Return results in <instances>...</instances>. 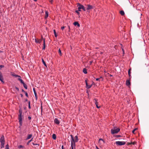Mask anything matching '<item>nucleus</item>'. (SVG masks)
Here are the masks:
<instances>
[{
    "mask_svg": "<svg viewBox=\"0 0 149 149\" xmlns=\"http://www.w3.org/2000/svg\"><path fill=\"white\" fill-rule=\"evenodd\" d=\"M99 143L102 146L104 144L105 142L102 139H99Z\"/></svg>",
    "mask_w": 149,
    "mask_h": 149,
    "instance_id": "7",
    "label": "nucleus"
},
{
    "mask_svg": "<svg viewBox=\"0 0 149 149\" xmlns=\"http://www.w3.org/2000/svg\"><path fill=\"white\" fill-rule=\"evenodd\" d=\"M135 142H132V144H133L134 145L135 144Z\"/></svg>",
    "mask_w": 149,
    "mask_h": 149,
    "instance_id": "47",
    "label": "nucleus"
},
{
    "mask_svg": "<svg viewBox=\"0 0 149 149\" xmlns=\"http://www.w3.org/2000/svg\"><path fill=\"white\" fill-rule=\"evenodd\" d=\"M28 101V100L27 99H26L25 100V101Z\"/></svg>",
    "mask_w": 149,
    "mask_h": 149,
    "instance_id": "54",
    "label": "nucleus"
},
{
    "mask_svg": "<svg viewBox=\"0 0 149 149\" xmlns=\"http://www.w3.org/2000/svg\"><path fill=\"white\" fill-rule=\"evenodd\" d=\"M5 149H9V146L8 144H7L5 148Z\"/></svg>",
    "mask_w": 149,
    "mask_h": 149,
    "instance_id": "31",
    "label": "nucleus"
},
{
    "mask_svg": "<svg viewBox=\"0 0 149 149\" xmlns=\"http://www.w3.org/2000/svg\"><path fill=\"white\" fill-rule=\"evenodd\" d=\"M132 142L130 143H128V144H127V145H130V144H132Z\"/></svg>",
    "mask_w": 149,
    "mask_h": 149,
    "instance_id": "41",
    "label": "nucleus"
},
{
    "mask_svg": "<svg viewBox=\"0 0 149 149\" xmlns=\"http://www.w3.org/2000/svg\"><path fill=\"white\" fill-rule=\"evenodd\" d=\"M22 91L23 92H24V93H25V92L26 91H24L23 89H22Z\"/></svg>",
    "mask_w": 149,
    "mask_h": 149,
    "instance_id": "48",
    "label": "nucleus"
},
{
    "mask_svg": "<svg viewBox=\"0 0 149 149\" xmlns=\"http://www.w3.org/2000/svg\"><path fill=\"white\" fill-rule=\"evenodd\" d=\"M20 95H21V97H23V95H22V94H20Z\"/></svg>",
    "mask_w": 149,
    "mask_h": 149,
    "instance_id": "46",
    "label": "nucleus"
},
{
    "mask_svg": "<svg viewBox=\"0 0 149 149\" xmlns=\"http://www.w3.org/2000/svg\"><path fill=\"white\" fill-rule=\"evenodd\" d=\"M52 138L54 139V140H55L56 139V135L55 134H53V135H52Z\"/></svg>",
    "mask_w": 149,
    "mask_h": 149,
    "instance_id": "21",
    "label": "nucleus"
},
{
    "mask_svg": "<svg viewBox=\"0 0 149 149\" xmlns=\"http://www.w3.org/2000/svg\"><path fill=\"white\" fill-rule=\"evenodd\" d=\"M24 87L26 89H27V86L26 84L25 83H24L23 84Z\"/></svg>",
    "mask_w": 149,
    "mask_h": 149,
    "instance_id": "29",
    "label": "nucleus"
},
{
    "mask_svg": "<svg viewBox=\"0 0 149 149\" xmlns=\"http://www.w3.org/2000/svg\"><path fill=\"white\" fill-rule=\"evenodd\" d=\"M15 89L18 91H19V89L17 87H15Z\"/></svg>",
    "mask_w": 149,
    "mask_h": 149,
    "instance_id": "39",
    "label": "nucleus"
},
{
    "mask_svg": "<svg viewBox=\"0 0 149 149\" xmlns=\"http://www.w3.org/2000/svg\"><path fill=\"white\" fill-rule=\"evenodd\" d=\"M116 144L118 145L122 146L125 144L126 142L125 141H117L116 142Z\"/></svg>",
    "mask_w": 149,
    "mask_h": 149,
    "instance_id": "5",
    "label": "nucleus"
},
{
    "mask_svg": "<svg viewBox=\"0 0 149 149\" xmlns=\"http://www.w3.org/2000/svg\"><path fill=\"white\" fill-rule=\"evenodd\" d=\"M58 52L59 54H60V56H61L62 55V53H61V49H59L58 50Z\"/></svg>",
    "mask_w": 149,
    "mask_h": 149,
    "instance_id": "28",
    "label": "nucleus"
},
{
    "mask_svg": "<svg viewBox=\"0 0 149 149\" xmlns=\"http://www.w3.org/2000/svg\"><path fill=\"white\" fill-rule=\"evenodd\" d=\"M94 102L97 108H99L100 107V106H98V102H97V100L96 99H94Z\"/></svg>",
    "mask_w": 149,
    "mask_h": 149,
    "instance_id": "8",
    "label": "nucleus"
},
{
    "mask_svg": "<svg viewBox=\"0 0 149 149\" xmlns=\"http://www.w3.org/2000/svg\"><path fill=\"white\" fill-rule=\"evenodd\" d=\"M101 54H102V52H101Z\"/></svg>",
    "mask_w": 149,
    "mask_h": 149,
    "instance_id": "57",
    "label": "nucleus"
},
{
    "mask_svg": "<svg viewBox=\"0 0 149 149\" xmlns=\"http://www.w3.org/2000/svg\"><path fill=\"white\" fill-rule=\"evenodd\" d=\"M43 47L42 48V49L45 50V40L44 39L43 40Z\"/></svg>",
    "mask_w": 149,
    "mask_h": 149,
    "instance_id": "17",
    "label": "nucleus"
},
{
    "mask_svg": "<svg viewBox=\"0 0 149 149\" xmlns=\"http://www.w3.org/2000/svg\"><path fill=\"white\" fill-rule=\"evenodd\" d=\"M79 10L76 11V12L77 13L78 15H79Z\"/></svg>",
    "mask_w": 149,
    "mask_h": 149,
    "instance_id": "38",
    "label": "nucleus"
},
{
    "mask_svg": "<svg viewBox=\"0 0 149 149\" xmlns=\"http://www.w3.org/2000/svg\"><path fill=\"white\" fill-rule=\"evenodd\" d=\"M71 149H75V145L71 144Z\"/></svg>",
    "mask_w": 149,
    "mask_h": 149,
    "instance_id": "24",
    "label": "nucleus"
},
{
    "mask_svg": "<svg viewBox=\"0 0 149 149\" xmlns=\"http://www.w3.org/2000/svg\"><path fill=\"white\" fill-rule=\"evenodd\" d=\"M4 137L3 135H2L0 139V142L1 143V148H2L4 147L5 144Z\"/></svg>",
    "mask_w": 149,
    "mask_h": 149,
    "instance_id": "2",
    "label": "nucleus"
},
{
    "mask_svg": "<svg viewBox=\"0 0 149 149\" xmlns=\"http://www.w3.org/2000/svg\"><path fill=\"white\" fill-rule=\"evenodd\" d=\"M24 93H25V94L26 96L27 97H28V94L26 92H25Z\"/></svg>",
    "mask_w": 149,
    "mask_h": 149,
    "instance_id": "34",
    "label": "nucleus"
},
{
    "mask_svg": "<svg viewBox=\"0 0 149 149\" xmlns=\"http://www.w3.org/2000/svg\"><path fill=\"white\" fill-rule=\"evenodd\" d=\"M137 130V128H135L134 130H132V132L134 134V132L136 130Z\"/></svg>",
    "mask_w": 149,
    "mask_h": 149,
    "instance_id": "33",
    "label": "nucleus"
},
{
    "mask_svg": "<svg viewBox=\"0 0 149 149\" xmlns=\"http://www.w3.org/2000/svg\"><path fill=\"white\" fill-rule=\"evenodd\" d=\"M48 16V13L47 11H45V18H47Z\"/></svg>",
    "mask_w": 149,
    "mask_h": 149,
    "instance_id": "20",
    "label": "nucleus"
},
{
    "mask_svg": "<svg viewBox=\"0 0 149 149\" xmlns=\"http://www.w3.org/2000/svg\"><path fill=\"white\" fill-rule=\"evenodd\" d=\"M42 61L44 65H45V66L47 67V65L45 63V61H44V60L43 58L42 59Z\"/></svg>",
    "mask_w": 149,
    "mask_h": 149,
    "instance_id": "25",
    "label": "nucleus"
},
{
    "mask_svg": "<svg viewBox=\"0 0 149 149\" xmlns=\"http://www.w3.org/2000/svg\"><path fill=\"white\" fill-rule=\"evenodd\" d=\"M28 105H29V109L31 108V106H30V101L28 102Z\"/></svg>",
    "mask_w": 149,
    "mask_h": 149,
    "instance_id": "30",
    "label": "nucleus"
},
{
    "mask_svg": "<svg viewBox=\"0 0 149 149\" xmlns=\"http://www.w3.org/2000/svg\"><path fill=\"white\" fill-rule=\"evenodd\" d=\"M19 124H20V125H22V121H19Z\"/></svg>",
    "mask_w": 149,
    "mask_h": 149,
    "instance_id": "40",
    "label": "nucleus"
},
{
    "mask_svg": "<svg viewBox=\"0 0 149 149\" xmlns=\"http://www.w3.org/2000/svg\"><path fill=\"white\" fill-rule=\"evenodd\" d=\"M12 75L13 76H14V77H19L21 78V77L20 76H19V75H17V74H15V73H13V74H12Z\"/></svg>",
    "mask_w": 149,
    "mask_h": 149,
    "instance_id": "16",
    "label": "nucleus"
},
{
    "mask_svg": "<svg viewBox=\"0 0 149 149\" xmlns=\"http://www.w3.org/2000/svg\"><path fill=\"white\" fill-rule=\"evenodd\" d=\"M70 136L71 138V144L75 145V143L77 142L78 141V136H76L74 137L72 135H70Z\"/></svg>",
    "mask_w": 149,
    "mask_h": 149,
    "instance_id": "1",
    "label": "nucleus"
},
{
    "mask_svg": "<svg viewBox=\"0 0 149 149\" xmlns=\"http://www.w3.org/2000/svg\"><path fill=\"white\" fill-rule=\"evenodd\" d=\"M120 130L119 128H116L115 127L114 129H112L111 130V133L112 134L117 133Z\"/></svg>",
    "mask_w": 149,
    "mask_h": 149,
    "instance_id": "3",
    "label": "nucleus"
},
{
    "mask_svg": "<svg viewBox=\"0 0 149 149\" xmlns=\"http://www.w3.org/2000/svg\"><path fill=\"white\" fill-rule=\"evenodd\" d=\"M121 137V136H120V135H117V136H116L117 137Z\"/></svg>",
    "mask_w": 149,
    "mask_h": 149,
    "instance_id": "44",
    "label": "nucleus"
},
{
    "mask_svg": "<svg viewBox=\"0 0 149 149\" xmlns=\"http://www.w3.org/2000/svg\"><path fill=\"white\" fill-rule=\"evenodd\" d=\"M28 118L29 120H31V117L30 116H29Z\"/></svg>",
    "mask_w": 149,
    "mask_h": 149,
    "instance_id": "43",
    "label": "nucleus"
},
{
    "mask_svg": "<svg viewBox=\"0 0 149 149\" xmlns=\"http://www.w3.org/2000/svg\"><path fill=\"white\" fill-rule=\"evenodd\" d=\"M21 78L19 77V78L18 79V80L19 81L20 80H21Z\"/></svg>",
    "mask_w": 149,
    "mask_h": 149,
    "instance_id": "45",
    "label": "nucleus"
},
{
    "mask_svg": "<svg viewBox=\"0 0 149 149\" xmlns=\"http://www.w3.org/2000/svg\"><path fill=\"white\" fill-rule=\"evenodd\" d=\"M33 91L34 93V94L35 96V97L36 98V99L37 100V94L36 93V91L35 88H33Z\"/></svg>",
    "mask_w": 149,
    "mask_h": 149,
    "instance_id": "15",
    "label": "nucleus"
},
{
    "mask_svg": "<svg viewBox=\"0 0 149 149\" xmlns=\"http://www.w3.org/2000/svg\"><path fill=\"white\" fill-rule=\"evenodd\" d=\"M101 78H102V77H100V78H96V81H98V80H100Z\"/></svg>",
    "mask_w": 149,
    "mask_h": 149,
    "instance_id": "36",
    "label": "nucleus"
},
{
    "mask_svg": "<svg viewBox=\"0 0 149 149\" xmlns=\"http://www.w3.org/2000/svg\"><path fill=\"white\" fill-rule=\"evenodd\" d=\"M96 149H100L97 146H96Z\"/></svg>",
    "mask_w": 149,
    "mask_h": 149,
    "instance_id": "53",
    "label": "nucleus"
},
{
    "mask_svg": "<svg viewBox=\"0 0 149 149\" xmlns=\"http://www.w3.org/2000/svg\"><path fill=\"white\" fill-rule=\"evenodd\" d=\"M131 70V69H130L129 70H128V74H129V76L130 77H131V72H130V71Z\"/></svg>",
    "mask_w": 149,
    "mask_h": 149,
    "instance_id": "27",
    "label": "nucleus"
},
{
    "mask_svg": "<svg viewBox=\"0 0 149 149\" xmlns=\"http://www.w3.org/2000/svg\"><path fill=\"white\" fill-rule=\"evenodd\" d=\"M33 1H37V0H33Z\"/></svg>",
    "mask_w": 149,
    "mask_h": 149,
    "instance_id": "55",
    "label": "nucleus"
},
{
    "mask_svg": "<svg viewBox=\"0 0 149 149\" xmlns=\"http://www.w3.org/2000/svg\"><path fill=\"white\" fill-rule=\"evenodd\" d=\"M73 24L75 26H77L78 27H79L80 26V24L77 22H74L73 23Z\"/></svg>",
    "mask_w": 149,
    "mask_h": 149,
    "instance_id": "14",
    "label": "nucleus"
},
{
    "mask_svg": "<svg viewBox=\"0 0 149 149\" xmlns=\"http://www.w3.org/2000/svg\"><path fill=\"white\" fill-rule=\"evenodd\" d=\"M126 84L128 86L130 85V83L129 80H127L126 81Z\"/></svg>",
    "mask_w": 149,
    "mask_h": 149,
    "instance_id": "18",
    "label": "nucleus"
},
{
    "mask_svg": "<svg viewBox=\"0 0 149 149\" xmlns=\"http://www.w3.org/2000/svg\"><path fill=\"white\" fill-rule=\"evenodd\" d=\"M53 1V0H50L49 1H50V2H51V3H52Z\"/></svg>",
    "mask_w": 149,
    "mask_h": 149,
    "instance_id": "51",
    "label": "nucleus"
},
{
    "mask_svg": "<svg viewBox=\"0 0 149 149\" xmlns=\"http://www.w3.org/2000/svg\"><path fill=\"white\" fill-rule=\"evenodd\" d=\"M69 29L70 28L69 26Z\"/></svg>",
    "mask_w": 149,
    "mask_h": 149,
    "instance_id": "56",
    "label": "nucleus"
},
{
    "mask_svg": "<svg viewBox=\"0 0 149 149\" xmlns=\"http://www.w3.org/2000/svg\"><path fill=\"white\" fill-rule=\"evenodd\" d=\"M93 8V7L92 6L89 5H87V7H86V10H90V9H92Z\"/></svg>",
    "mask_w": 149,
    "mask_h": 149,
    "instance_id": "9",
    "label": "nucleus"
},
{
    "mask_svg": "<svg viewBox=\"0 0 149 149\" xmlns=\"http://www.w3.org/2000/svg\"><path fill=\"white\" fill-rule=\"evenodd\" d=\"M32 139H32L31 140L29 141L28 143H30V142H31L32 141Z\"/></svg>",
    "mask_w": 149,
    "mask_h": 149,
    "instance_id": "49",
    "label": "nucleus"
},
{
    "mask_svg": "<svg viewBox=\"0 0 149 149\" xmlns=\"http://www.w3.org/2000/svg\"><path fill=\"white\" fill-rule=\"evenodd\" d=\"M53 1V0H50L49 1H50V2H51V3H52Z\"/></svg>",
    "mask_w": 149,
    "mask_h": 149,
    "instance_id": "52",
    "label": "nucleus"
},
{
    "mask_svg": "<svg viewBox=\"0 0 149 149\" xmlns=\"http://www.w3.org/2000/svg\"><path fill=\"white\" fill-rule=\"evenodd\" d=\"M120 13L122 15H123L125 14V13L123 10H121L120 11Z\"/></svg>",
    "mask_w": 149,
    "mask_h": 149,
    "instance_id": "22",
    "label": "nucleus"
},
{
    "mask_svg": "<svg viewBox=\"0 0 149 149\" xmlns=\"http://www.w3.org/2000/svg\"><path fill=\"white\" fill-rule=\"evenodd\" d=\"M32 134H28V136H27V138L26 139H30L32 136Z\"/></svg>",
    "mask_w": 149,
    "mask_h": 149,
    "instance_id": "19",
    "label": "nucleus"
},
{
    "mask_svg": "<svg viewBox=\"0 0 149 149\" xmlns=\"http://www.w3.org/2000/svg\"><path fill=\"white\" fill-rule=\"evenodd\" d=\"M78 5H79L78 9L79 11H81V9H82L85 11H86V7H85L83 6L80 4L79 3H78Z\"/></svg>",
    "mask_w": 149,
    "mask_h": 149,
    "instance_id": "4",
    "label": "nucleus"
},
{
    "mask_svg": "<svg viewBox=\"0 0 149 149\" xmlns=\"http://www.w3.org/2000/svg\"><path fill=\"white\" fill-rule=\"evenodd\" d=\"M3 67H4V66L3 65H0V68H3Z\"/></svg>",
    "mask_w": 149,
    "mask_h": 149,
    "instance_id": "42",
    "label": "nucleus"
},
{
    "mask_svg": "<svg viewBox=\"0 0 149 149\" xmlns=\"http://www.w3.org/2000/svg\"><path fill=\"white\" fill-rule=\"evenodd\" d=\"M54 122L56 124H58L60 123L59 121L57 118H55V119L54 120Z\"/></svg>",
    "mask_w": 149,
    "mask_h": 149,
    "instance_id": "13",
    "label": "nucleus"
},
{
    "mask_svg": "<svg viewBox=\"0 0 149 149\" xmlns=\"http://www.w3.org/2000/svg\"><path fill=\"white\" fill-rule=\"evenodd\" d=\"M42 38L40 39H35V42L36 43H40L42 41Z\"/></svg>",
    "mask_w": 149,
    "mask_h": 149,
    "instance_id": "10",
    "label": "nucleus"
},
{
    "mask_svg": "<svg viewBox=\"0 0 149 149\" xmlns=\"http://www.w3.org/2000/svg\"><path fill=\"white\" fill-rule=\"evenodd\" d=\"M19 114L18 115V119L19 121H21L22 120V111L21 109L19 110Z\"/></svg>",
    "mask_w": 149,
    "mask_h": 149,
    "instance_id": "6",
    "label": "nucleus"
},
{
    "mask_svg": "<svg viewBox=\"0 0 149 149\" xmlns=\"http://www.w3.org/2000/svg\"><path fill=\"white\" fill-rule=\"evenodd\" d=\"M0 80L3 83H4L2 74L1 72H0Z\"/></svg>",
    "mask_w": 149,
    "mask_h": 149,
    "instance_id": "11",
    "label": "nucleus"
},
{
    "mask_svg": "<svg viewBox=\"0 0 149 149\" xmlns=\"http://www.w3.org/2000/svg\"><path fill=\"white\" fill-rule=\"evenodd\" d=\"M85 82H86V88H87L88 89H89V88H90L92 86V85H88V83H87V81L86 80H85Z\"/></svg>",
    "mask_w": 149,
    "mask_h": 149,
    "instance_id": "12",
    "label": "nucleus"
},
{
    "mask_svg": "<svg viewBox=\"0 0 149 149\" xmlns=\"http://www.w3.org/2000/svg\"><path fill=\"white\" fill-rule=\"evenodd\" d=\"M83 71L84 74H86L87 73V69L85 68L83 69Z\"/></svg>",
    "mask_w": 149,
    "mask_h": 149,
    "instance_id": "23",
    "label": "nucleus"
},
{
    "mask_svg": "<svg viewBox=\"0 0 149 149\" xmlns=\"http://www.w3.org/2000/svg\"><path fill=\"white\" fill-rule=\"evenodd\" d=\"M61 148H62V149H64L63 148V146L62 145V146Z\"/></svg>",
    "mask_w": 149,
    "mask_h": 149,
    "instance_id": "50",
    "label": "nucleus"
},
{
    "mask_svg": "<svg viewBox=\"0 0 149 149\" xmlns=\"http://www.w3.org/2000/svg\"><path fill=\"white\" fill-rule=\"evenodd\" d=\"M54 34L55 36L56 37H57V35L56 34V30H54Z\"/></svg>",
    "mask_w": 149,
    "mask_h": 149,
    "instance_id": "26",
    "label": "nucleus"
},
{
    "mask_svg": "<svg viewBox=\"0 0 149 149\" xmlns=\"http://www.w3.org/2000/svg\"><path fill=\"white\" fill-rule=\"evenodd\" d=\"M18 148H24V146H22V145H20L19 146H18Z\"/></svg>",
    "mask_w": 149,
    "mask_h": 149,
    "instance_id": "35",
    "label": "nucleus"
},
{
    "mask_svg": "<svg viewBox=\"0 0 149 149\" xmlns=\"http://www.w3.org/2000/svg\"><path fill=\"white\" fill-rule=\"evenodd\" d=\"M19 81H20L21 83L23 84H24V81L22 79H21Z\"/></svg>",
    "mask_w": 149,
    "mask_h": 149,
    "instance_id": "32",
    "label": "nucleus"
},
{
    "mask_svg": "<svg viewBox=\"0 0 149 149\" xmlns=\"http://www.w3.org/2000/svg\"><path fill=\"white\" fill-rule=\"evenodd\" d=\"M65 28V27L64 26H62L61 27V29L62 30H63Z\"/></svg>",
    "mask_w": 149,
    "mask_h": 149,
    "instance_id": "37",
    "label": "nucleus"
}]
</instances>
